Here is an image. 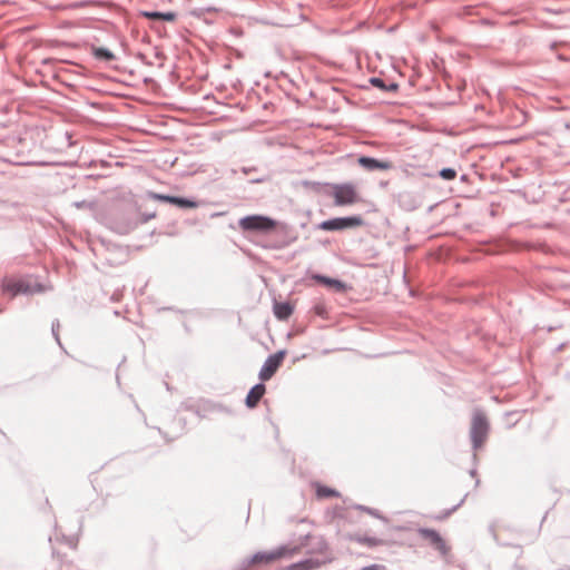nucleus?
<instances>
[{"label": "nucleus", "mask_w": 570, "mask_h": 570, "mask_svg": "<svg viewBox=\"0 0 570 570\" xmlns=\"http://www.w3.org/2000/svg\"><path fill=\"white\" fill-rule=\"evenodd\" d=\"M306 546V542H302L297 546H282L271 551L257 552L248 560L247 568L244 570H250V568L258 564H271L282 559L292 558L299 553L302 548Z\"/></svg>", "instance_id": "f257e3e1"}, {"label": "nucleus", "mask_w": 570, "mask_h": 570, "mask_svg": "<svg viewBox=\"0 0 570 570\" xmlns=\"http://www.w3.org/2000/svg\"><path fill=\"white\" fill-rule=\"evenodd\" d=\"M306 540H315L316 548L313 550V552L324 556L323 559L318 558H309L296 563H293L291 566L285 567L283 570H315L318 569L321 566L325 564L327 561H330V558L327 557L328 553V546L321 537H312L306 535Z\"/></svg>", "instance_id": "f03ea898"}, {"label": "nucleus", "mask_w": 570, "mask_h": 570, "mask_svg": "<svg viewBox=\"0 0 570 570\" xmlns=\"http://www.w3.org/2000/svg\"><path fill=\"white\" fill-rule=\"evenodd\" d=\"M328 195L335 206H352L362 200L357 187L351 183L332 185Z\"/></svg>", "instance_id": "7ed1b4c3"}, {"label": "nucleus", "mask_w": 570, "mask_h": 570, "mask_svg": "<svg viewBox=\"0 0 570 570\" xmlns=\"http://www.w3.org/2000/svg\"><path fill=\"white\" fill-rule=\"evenodd\" d=\"M238 225L243 230L269 232L275 229L276 222L266 216L250 215L239 219Z\"/></svg>", "instance_id": "20e7f679"}, {"label": "nucleus", "mask_w": 570, "mask_h": 570, "mask_svg": "<svg viewBox=\"0 0 570 570\" xmlns=\"http://www.w3.org/2000/svg\"><path fill=\"white\" fill-rule=\"evenodd\" d=\"M489 423L485 415L481 412H476L473 415L471 424V439L474 448H481L488 438Z\"/></svg>", "instance_id": "39448f33"}, {"label": "nucleus", "mask_w": 570, "mask_h": 570, "mask_svg": "<svg viewBox=\"0 0 570 570\" xmlns=\"http://www.w3.org/2000/svg\"><path fill=\"white\" fill-rule=\"evenodd\" d=\"M363 219L360 216L333 218L322 222L318 227L323 230H342L346 228L360 227L363 225Z\"/></svg>", "instance_id": "423d86ee"}, {"label": "nucleus", "mask_w": 570, "mask_h": 570, "mask_svg": "<svg viewBox=\"0 0 570 570\" xmlns=\"http://www.w3.org/2000/svg\"><path fill=\"white\" fill-rule=\"evenodd\" d=\"M286 353L284 351H279L273 355H271L264 363L261 372L259 379L262 381H268L282 365Z\"/></svg>", "instance_id": "0eeeda50"}, {"label": "nucleus", "mask_w": 570, "mask_h": 570, "mask_svg": "<svg viewBox=\"0 0 570 570\" xmlns=\"http://www.w3.org/2000/svg\"><path fill=\"white\" fill-rule=\"evenodd\" d=\"M357 163L361 167H363L366 170H390L393 168V163L390 160H379L375 158L361 156L357 159Z\"/></svg>", "instance_id": "6e6552de"}, {"label": "nucleus", "mask_w": 570, "mask_h": 570, "mask_svg": "<svg viewBox=\"0 0 570 570\" xmlns=\"http://www.w3.org/2000/svg\"><path fill=\"white\" fill-rule=\"evenodd\" d=\"M150 198L158 202L169 203L173 205H176L181 208H196L197 203L194 200H189L186 198L175 197V196H168L157 193H151Z\"/></svg>", "instance_id": "1a4fd4ad"}, {"label": "nucleus", "mask_w": 570, "mask_h": 570, "mask_svg": "<svg viewBox=\"0 0 570 570\" xmlns=\"http://www.w3.org/2000/svg\"><path fill=\"white\" fill-rule=\"evenodd\" d=\"M419 534L430 541L431 544H433L438 550L445 553L448 551V547L445 544V541L442 539V537L434 530L431 529H420Z\"/></svg>", "instance_id": "9d476101"}, {"label": "nucleus", "mask_w": 570, "mask_h": 570, "mask_svg": "<svg viewBox=\"0 0 570 570\" xmlns=\"http://www.w3.org/2000/svg\"><path fill=\"white\" fill-rule=\"evenodd\" d=\"M265 391L266 389L263 384L253 386L246 396V405L250 409L255 407L265 394Z\"/></svg>", "instance_id": "9b49d317"}, {"label": "nucleus", "mask_w": 570, "mask_h": 570, "mask_svg": "<svg viewBox=\"0 0 570 570\" xmlns=\"http://www.w3.org/2000/svg\"><path fill=\"white\" fill-rule=\"evenodd\" d=\"M312 485L315 489L316 498L320 500L340 497L338 491L330 487L323 485L320 482H314Z\"/></svg>", "instance_id": "f8f14e48"}, {"label": "nucleus", "mask_w": 570, "mask_h": 570, "mask_svg": "<svg viewBox=\"0 0 570 570\" xmlns=\"http://www.w3.org/2000/svg\"><path fill=\"white\" fill-rule=\"evenodd\" d=\"M351 540L358 542L363 546L370 547V548H374V547L384 544V541L379 538L363 535V534H353V535H351Z\"/></svg>", "instance_id": "ddd939ff"}, {"label": "nucleus", "mask_w": 570, "mask_h": 570, "mask_svg": "<svg viewBox=\"0 0 570 570\" xmlns=\"http://www.w3.org/2000/svg\"><path fill=\"white\" fill-rule=\"evenodd\" d=\"M293 313V306L289 303H275L274 314L281 321H286Z\"/></svg>", "instance_id": "4468645a"}, {"label": "nucleus", "mask_w": 570, "mask_h": 570, "mask_svg": "<svg viewBox=\"0 0 570 570\" xmlns=\"http://www.w3.org/2000/svg\"><path fill=\"white\" fill-rule=\"evenodd\" d=\"M6 289L10 292L12 295H18L21 293H28L30 287L22 281H12L6 285Z\"/></svg>", "instance_id": "2eb2a0df"}, {"label": "nucleus", "mask_w": 570, "mask_h": 570, "mask_svg": "<svg viewBox=\"0 0 570 570\" xmlns=\"http://www.w3.org/2000/svg\"><path fill=\"white\" fill-rule=\"evenodd\" d=\"M144 17L151 19V20H165V21H174L176 19V14L174 12H150V11H144L141 13Z\"/></svg>", "instance_id": "dca6fc26"}, {"label": "nucleus", "mask_w": 570, "mask_h": 570, "mask_svg": "<svg viewBox=\"0 0 570 570\" xmlns=\"http://www.w3.org/2000/svg\"><path fill=\"white\" fill-rule=\"evenodd\" d=\"M95 56L105 60H112L115 58L114 53L105 48L95 49Z\"/></svg>", "instance_id": "f3484780"}, {"label": "nucleus", "mask_w": 570, "mask_h": 570, "mask_svg": "<svg viewBox=\"0 0 570 570\" xmlns=\"http://www.w3.org/2000/svg\"><path fill=\"white\" fill-rule=\"evenodd\" d=\"M440 176L445 180H452L456 177V171L452 168H444L440 171Z\"/></svg>", "instance_id": "a211bd4d"}, {"label": "nucleus", "mask_w": 570, "mask_h": 570, "mask_svg": "<svg viewBox=\"0 0 570 570\" xmlns=\"http://www.w3.org/2000/svg\"><path fill=\"white\" fill-rule=\"evenodd\" d=\"M317 281L326 284V285H330V286H336L338 288L342 287V284L341 282L336 281V279H331V278H326V277H323V276H317L316 277Z\"/></svg>", "instance_id": "6ab92c4d"}, {"label": "nucleus", "mask_w": 570, "mask_h": 570, "mask_svg": "<svg viewBox=\"0 0 570 570\" xmlns=\"http://www.w3.org/2000/svg\"><path fill=\"white\" fill-rule=\"evenodd\" d=\"M317 281L326 284V285H330V286H336L338 288L342 287V284L341 282L336 281V279H331V278H326V277H323V276H317L316 277Z\"/></svg>", "instance_id": "aec40b11"}, {"label": "nucleus", "mask_w": 570, "mask_h": 570, "mask_svg": "<svg viewBox=\"0 0 570 570\" xmlns=\"http://www.w3.org/2000/svg\"><path fill=\"white\" fill-rule=\"evenodd\" d=\"M362 570H385V568L383 566H380V564H373V566H370V567H365Z\"/></svg>", "instance_id": "412c9836"}, {"label": "nucleus", "mask_w": 570, "mask_h": 570, "mask_svg": "<svg viewBox=\"0 0 570 570\" xmlns=\"http://www.w3.org/2000/svg\"><path fill=\"white\" fill-rule=\"evenodd\" d=\"M371 81L376 87H383V81L379 78H373Z\"/></svg>", "instance_id": "4be33fe9"}]
</instances>
